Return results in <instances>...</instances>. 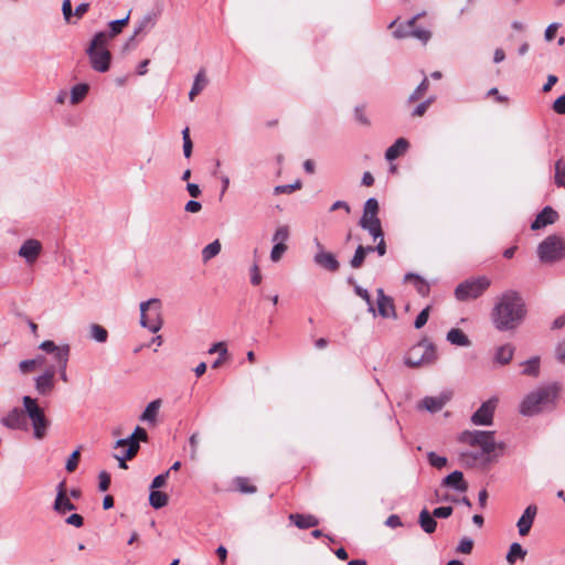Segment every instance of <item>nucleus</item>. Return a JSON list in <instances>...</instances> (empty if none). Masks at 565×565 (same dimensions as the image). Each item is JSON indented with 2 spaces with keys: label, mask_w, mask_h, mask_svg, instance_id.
<instances>
[{
  "label": "nucleus",
  "mask_w": 565,
  "mask_h": 565,
  "mask_svg": "<svg viewBox=\"0 0 565 565\" xmlns=\"http://www.w3.org/2000/svg\"><path fill=\"white\" fill-rule=\"evenodd\" d=\"M526 316L523 298L515 290H507L497 297L491 311V321L499 331L516 329Z\"/></svg>",
  "instance_id": "f257e3e1"
},
{
  "label": "nucleus",
  "mask_w": 565,
  "mask_h": 565,
  "mask_svg": "<svg viewBox=\"0 0 565 565\" xmlns=\"http://www.w3.org/2000/svg\"><path fill=\"white\" fill-rule=\"evenodd\" d=\"M558 387L555 384L539 386L524 396L519 412L523 416H535L555 407Z\"/></svg>",
  "instance_id": "f03ea898"
},
{
  "label": "nucleus",
  "mask_w": 565,
  "mask_h": 565,
  "mask_svg": "<svg viewBox=\"0 0 565 565\" xmlns=\"http://www.w3.org/2000/svg\"><path fill=\"white\" fill-rule=\"evenodd\" d=\"M22 405L24 407L25 418L28 417L31 422L33 437L38 440L44 439L51 426V422L46 417L44 409L39 405L36 398L28 395L23 396Z\"/></svg>",
  "instance_id": "7ed1b4c3"
},
{
  "label": "nucleus",
  "mask_w": 565,
  "mask_h": 565,
  "mask_svg": "<svg viewBox=\"0 0 565 565\" xmlns=\"http://www.w3.org/2000/svg\"><path fill=\"white\" fill-rule=\"evenodd\" d=\"M459 441L471 447H479L482 455L487 456V460H490L497 449L502 451L504 447L502 443L494 440V431L465 430L460 434Z\"/></svg>",
  "instance_id": "20e7f679"
},
{
  "label": "nucleus",
  "mask_w": 565,
  "mask_h": 565,
  "mask_svg": "<svg viewBox=\"0 0 565 565\" xmlns=\"http://www.w3.org/2000/svg\"><path fill=\"white\" fill-rule=\"evenodd\" d=\"M437 360L435 345L426 340L415 344L405 356V364L419 367L433 364Z\"/></svg>",
  "instance_id": "39448f33"
},
{
  "label": "nucleus",
  "mask_w": 565,
  "mask_h": 565,
  "mask_svg": "<svg viewBox=\"0 0 565 565\" xmlns=\"http://www.w3.org/2000/svg\"><path fill=\"white\" fill-rule=\"evenodd\" d=\"M491 285L486 276L467 279L460 282L455 289V297L459 301H468L479 298Z\"/></svg>",
  "instance_id": "423d86ee"
},
{
  "label": "nucleus",
  "mask_w": 565,
  "mask_h": 565,
  "mask_svg": "<svg viewBox=\"0 0 565 565\" xmlns=\"http://www.w3.org/2000/svg\"><path fill=\"white\" fill-rule=\"evenodd\" d=\"M537 256L543 263H554L565 257V241L557 235L547 236L537 246Z\"/></svg>",
  "instance_id": "0eeeda50"
},
{
  "label": "nucleus",
  "mask_w": 565,
  "mask_h": 565,
  "mask_svg": "<svg viewBox=\"0 0 565 565\" xmlns=\"http://www.w3.org/2000/svg\"><path fill=\"white\" fill-rule=\"evenodd\" d=\"M160 309L161 302L156 298L140 303V324L152 333L162 327Z\"/></svg>",
  "instance_id": "6e6552de"
},
{
  "label": "nucleus",
  "mask_w": 565,
  "mask_h": 565,
  "mask_svg": "<svg viewBox=\"0 0 565 565\" xmlns=\"http://www.w3.org/2000/svg\"><path fill=\"white\" fill-rule=\"evenodd\" d=\"M86 54L89 58V64L92 68L99 73H105L110 67L111 62V53L108 49H96V47H87Z\"/></svg>",
  "instance_id": "1a4fd4ad"
},
{
  "label": "nucleus",
  "mask_w": 565,
  "mask_h": 565,
  "mask_svg": "<svg viewBox=\"0 0 565 565\" xmlns=\"http://www.w3.org/2000/svg\"><path fill=\"white\" fill-rule=\"evenodd\" d=\"M498 404V398L492 397L481 404V406L471 416L473 425L489 426L493 422L494 411Z\"/></svg>",
  "instance_id": "9d476101"
},
{
  "label": "nucleus",
  "mask_w": 565,
  "mask_h": 565,
  "mask_svg": "<svg viewBox=\"0 0 565 565\" xmlns=\"http://www.w3.org/2000/svg\"><path fill=\"white\" fill-rule=\"evenodd\" d=\"M315 243L318 248V252L313 256L315 264L328 271H338L340 268V263L337 259V257L332 253L326 252L323 246L317 238L315 239Z\"/></svg>",
  "instance_id": "9b49d317"
},
{
  "label": "nucleus",
  "mask_w": 565,
  "mask_h": 565,
  "mask_svg": "<svg viewBox=\"0 0 565 565\" xmlns=\"http://www.w3.org/2000/svg\"><path fill=\"white\" fill-rule=\"evenodd\" d=\"M34 387L39 395L49 396L55 388V371L46 369L41 375L34 379Z\"/></svg>",
  "instance_id": "f8f14e48"
},
{
  "label": "nucleus",
  "mask_w": 565,
  "mask_h": 565,
  "mask_svg": "<svg viewBox=\"0 0 565 565\" xmlns=\"http://www.w3.org/2000/svg\"><path fill=\"white\" fill-rule=\"evenodd\" d=\"M1 425L9 429H26V418L24 407H13L6 416L1 418Z\"/></svg>",
  "instance_id": "ddd939ff"
},
{
  "label": "nucleus",
  "mask_w": 565,
  "mask_h": 565,
  "mask_svg": "<svg viewBox=\"0 0 565 565\" xmlns=\"http://www.w3.org/2000/svg\"><path fill=\"white\" fill-rule=\"evenodd\" d=\"M42 252V244L35 238L26 239L20 247L18 255L28 264L32 265L36 262Z\"/></svg>",
  "instance_id": "4468645a"
},
{
  "label": "nucleus",
  "mask_w": 565,
  "mask_h": 565,
  "mask_svg": "<svg viewBox=\"0 0 565 565\" xmlns=\"http://www.w3.org/2000/svg\"><path fill=\"white\" fill-rule=\"evenodd\" d=\"M379 202L375 198H370L365 201L363 206V214L359 221V226H365L370 224L381 223L379 217Z\"/></svg>",
  "instance_id": "2eb2a0df"
},
{
  "label": "nucleus",
  "mask_w": 565,
  "mask_h": 565,
  "mask_svg": "<svg viewBox=\"0 0 565 565\" xmlns=\"http://www.w3.org/2000/svg\"><path fill=\"white\" fill-rule=\"evenodd\" d=\"M377 311L382 318H396L393 299L384 294L382 288L376 290Z\"/></svg>",
  "instance_id": "dca6fc26"
},
{
  "label": "nucleus",
  "mask_w": 565,
  "mask_h": 565,
  "mask_svg": "<svg viewBox=\"0 0 565 565\" xmlns=\"http://www.w3.org/2000/svg\"><path fill=\"white\" fill-rule=\"evenodd\" d=\"M536 512H537V508H536V505H533V504L529 505L524 510L523 514L521 515V518L519 519V521L516 523L520 535L525 536L526 534H529V532L533 525Z\"/></svg>",
  "instance_id": "f3484780"
},
{
  "label": "nucleus",
  "mask_w": 565,
  "mask_h": 565,
  "mask_svg": "<svg viewBox=\"0 0 565 565\" xmlns=\"http://www.w3.org/2000/svg\"><path fill=\"white\" fill-rule=\"evenodd\" d=\"M557 213L551 206H545L535 217L533 223L531 224L532 230H540L550 224L555 223L557 220Z\"/></svg>",
  "instance_id": "a211bd4d"
},
{
  "label": "nucleus",
  "mask_w": 565,
  "mask_h": 565,
  "mask_svg": "<svg viewBox=\"0 0 565 565\" xmlns=\"http://www.w3.org/2000/svg\"><path fill=\"white\" fill-rule=\"evenodd\" d=\"M409 148V142L407 139L401 137L395 140V142L388 147L385 151V159L387 161H393L397 159L399 156H403Z\"/></svg>",
  "instance_id": "6ab92c4d"
},
{
  "label": "nucleus",
  "mask_w": 565,
  "mask_h": 565,
  "mask_svg": "<svg viewBox=\"0 0 565 565\" xmlns=\"http://www.w3.org/2000/svg\"><path fill=\"white\" fill-rule=\"evenodd\" d=\"M443 487L454 488L457 491L465 492L468 489V483L463 479V473L461 471H454L448 475L441 483Z\"/></svg>",
  "instance_id": "aec40b11"
},
{
  "label": "nucleus",
  "mask_w": 565,
  "mask_h": 565,
  "mask_svg": "<svg viewBox=\"0 0 565 565\" xmlns=\"http://www.w3.org/2000/svg\"><path fill=\"white\" fill-rule=\"evenodd\" d=\"M447 397L444 396H427L422 399L418 407L430 413L439 412L446 404Z\"/></svg>",
  "instance_id": "412c9836"
},
{
  "label": "nucleus",
  "mask_w": 565,
  "mask_h": 565,
  "mask_svg": "<svg viewBox=\"0 0 565 565\" xmlns=\"http://www.w3.org/2000/svg\"><path fill=\"white\" fill-rule=\"evenodd\" d=\"M418 523H419V526L422 527V530L427 534H431L436 531L437 521L434 518V515L426 508H424L419 512Z\"/></svg>",
  "instance_id": "4be33fe9"
},
{
  "label": "nucleus",
  "mask_w": 565,
  "mask_h": 565,
  "mask_svg": "<svg viewBox=\"0 0 565 565\" xmlns=\"http://www.w3.org/2000/svg\"><path fill=\"white\" fill-rule=\"evenodd\" d=\"M289 520L299 529L315 527L319 524L318 519L311 514L294 513L289 515Z\"/></svg>",
  "instance_id": "5701e85b"
},
{
  "label": "nucleus",
  "mask_w": 565,
  "mask_h": 565,
  "mask_svg": "<svg viewBox=\"0 0 565 565\" xmlns=\"http://www.w3.org/2000/svg\"><path fill=\"white\" fill-rule=\"evenodd\" d=\"M447 341L457 347H469L471 341L461 329L452 328L448 331Z\"/></svg>",
  "instance_id": "b1692460"
},
{
  "label": "nucleus",
  "mask_w": 565,
  "mask_h": 565,
  "mask_svg": "<svg viewBox=\"0 0 565 565\" xmlns=\"http://www.w3.org/2000/svg\"><path fill=\"white\" fill-rule=\"evenodd\" d=\"M514 354V347L511 344H503L497 348L494 353V361L501 365L508 364Z\"/></svg>",
  "instance_id": "393cba45"
},
{
  "label": "nucleus",
  "mask_w": 565,
  "mask_h": 565,
  "mask_svg": "<svg viewBox=\"0 0 565 565\" xmlns=\"http://www.w3.org/2000/svg\"><path fill=\"white\" fill-rule=\"evenodd\" d=\"M207 85V79L205 76V71L200 70L193 81V85L191 87V90L189 92V98L190 100H193Z\"/></svg>",
  "instance_id": "a878e982"
},
{
  "label": "nucleus",
  "mask_w": 565,
  "mask_h": 565,
  "mask_svg": "<svg viewBox=\"0 0 565 565\" xmlns=\"http://www.w3.org/2000/svg\"><path fill=\"white\" fill-rule=\"evenodd\" d=\"M160 406H161L160 399H154V401L150 402L147 405V407L145 408L143 413L141 414L140 420L147 422L150 424H154L158 412L160 409Z\"/></svg>",
  "instance_id": "bb28decb"
},
{
  "label": "nucleus",
  "mask_w": 565,
  "mask_h": 565,
  "mask_svg": "<svg viewBox=\"0 0 565 565\" xmlns=\"http://www.w3.org/2000/svg\"><path fill=\"white\" fill-rule=\"evenodd\" d=\"M423 14L424 13L416 14L412 19L406 21L405 23L398 24L395 28V30L393 31L394 38H396V39L408 38L411 35V29L414 26V24L416 23L417 19L419 17H422Z\"/></svg>",
  "instance_id": "cd10ccee"
},
{
  "label": "nucleus",
  "mask_w": 565,
  "mask_h": 565,
  "mask_svg": "<svg viewBox=\"0 0 565 565\" xmlns=\"http://www.w3.org/2000/svg\"><path fill=\"white\" fill-rule=\"evenodd\" d=\"M53 509L58 514H65L67 511L75 510V505L72 503L67 494L56 495Z\"/></svg>",
  "instance_id": "c85d7f7f"
},
{
  "label": "nucleus",
  "mask_w": 565,
  "mask_h": 565,
  "mask_svg": "<svg viewBox=\"0 0 565 565\" xmlns=\"http://www.w3.org/2000/svg\"><path fill=\"white\" fill-rule=\"evenodd\" d=\"M116 447H127L124 454H126V457H128V459H131L137 455L139 450V441L136 439H130L128 437L117 440Z\"/></svg>",
  "instance_id": "c756f323"
},
{
  "label": "nucleus",
  "mask_w": 565,
  "mask_h": 565,
  "mask_svg": "<svg viewBox=\"0 0 565 565\" xmlns=\"http://www.w3.org/2000/svg\"><path fill=\"white\" fill-rule=\"evenodd\" d=\"M404 279L405 281H413L419 295L425 297L429 294V285L420 276L408 273Z\"/></svg>",
  "instance_id": "7c9ffc66"
},
{
  "label": "nucleus",
  "mask_w": 565,
  "mask_h": 565,
  "mask_svg": "<svg viewBox=\"0 0 565 565\" xmlns=\"http://www.w3.org/2000/svg\"><path fill=\"white\" fill-rule=\"evenodd\" d=\"M131 10L128 12V14L118 20H113L108 23L109 31H106L110 38H116L118 34L122 32V29L128 24L129 18H130Z\"/></svg>",
  "instance_id": "2f4dec72"
},
{
  "label": "nucleus",
  "mask_w": 565,
  "mask_h": 565,
  "mask_svg": "<svg viewBox=\"0 0 565 565\" xmlns=\"http://www.w3.org/2000/svg\"><path fill=\"white\" fill-rule=\"evenodd\" d=\"M209 353L210 354H213V353H218V359H216L213 363H212V367L213 369H217L222 363L223 361L225 360L226 355H227V348L225 345L224 342H217V343H214L210 349H209Z\"/></svg>",
  "instance_id": "473e14b6"
},
{
  "label": "nucleus",
  "mask_w": 565,
  "mask_h": 565,
  "mask_svg": "<svg viewBox=\"0 0 565 565\" xmlns=\"http://www.w3.org/2000/svg\"><path fill=\"white\" fill-rule=\"evenodd\" d=\"M89 86L87 84L81 83L76 84L71 89V104L76 105L81 103L85 96L87 95Z\"/></svg>",
  "instance_id": "72a5a7b5"
},
{
  "label": "nucleus",
  "mask_w": 565,
  "mask_h": 565,
  "mask_svg": "<svg viewBox=\"0 0 565 565\" xmlns=\"http://www.w3.org/2000/svg\"><path fill=\"white\" fill-rule=\"evenodd\" d=\"M221 248H222V246H221V243H220L218 239H215L212 243L207 244L202 249V260H203V263H207L212 258L217 256L220 254V252H221Z\"/></svg>",
  "instance_id": "f704fd0d"
},
{
  "label": "nucleus",
  "mask_w": 565,
  "mask_h": 565,
  "mask_svg": "<svg viewBox=\"0 0 565 565\" xmlns=\"http://www.w3.org/2000/svg\"><path fill=\"white\" fill-rule=\"evenodd\" d=\"M113 40L106 31L97 32L89 42L88 47L107 49L109 42Z\"/></svg>",
  "instance_id": "c9c22d12"
},
{
  "label": "nucleus",
  "mask_w": 565,
  "mask_h": 565,
  "mask_svg": "<svg viewBox=\"0 0 565 565\" xmlns=\"http://www.w3.org/2000/svg\"><path fill=\"white\" fill-rule=\"evenodd\" d=\"M149 503L154 509H161L168 504V495L159 490H151Z\"/></svg>",
  "instance_id": "e433bc0d"
},
{
  "label": "nucleus",
  "mask_w": 565,
  "mask_h": 565,
  "mask_svg": "<svg viewBox=\"0 0 565 565\" xmlns=\"http://www.w3.org/2000/svg\"><path fill=\"white\" fill-rule=\"evenodd\" d=\"M89 335L99 343H105L108 339V331L100 324L93 323L89 327Z\"/></svg>",
  "instance_id": "4c0bfd02"
},
{
  "label": "nucleus",
  "mask_w": 565,
  "mask_h": 565,
  "mask_svg": "<svg viewBox=\"0 0 565 565\" xmlns=\"http://www.w3.org/2000/svg\"><path fill=\"white\" fill-rule=\"evenodd\" d=\"M526 555V551L519 543H512L507 554V561L510 564L515 563L516 558L523 559Z\"/></svg>",
  "instance_id": "58836bf2"
},
{
  "label": "nucleus",
  "mask_w": 565,
  "mask_h": 565,
  "mask_svg": "<svg viewBox=\"0 0 565 565\" xmlns=\"http://www.w3.org/2000/svg\"><path fill=\"white\" fill-rule=\"evenodd\" d=\"M539 372H540V359L537 356H534L523 363L522 373L524 375L537 376Z\"/></svg>",
  "instance_id": "ea45409f"
},
{
  "label": "nucleus",
  "mask_w": 565,
  "mask_h": 565,
  "mask_svg": "<svg viewBox=\"0 0 565 565\" xmlns=\"http://www.w3.org/2000/svg\"><path fill=\"white\" fill-rule=\"evenodd\" d=\"M70 351H71V348L68 344H63L61 347H57V349L52 353L57 365L68 363Z\"/></svg>",
  "instance_id": "a19ab883"
},
{
  "label": "nucleus",
  "mask_w": 565,
  "mask_h": 565,
  "mask_svg": "<svg viewBox=\"0 0 565 565\" xmlns=\"http://www.w3.org/2000/svg\"><path fill=\"white\" fill-rule=\"evenodd\" d=\"M555 184L565 189V160L563 158L555 162Z\"/></svg>",
  "instance_id": "79ce46f5"
},
{
  "label": "nucleus",
  "mask_w": 565,
  "mask_h": 565,
  "mask_svg": "<svg viewBox=\"0 0 565 565\" xmlns=\"http://www.w3.org/2000/svg\"><path fill=\"white\" fill-rule=\"evenodd\" d=\"M363 245H359L354 252L353 257L350 260V266L354 269H359L363 266L366 255L363 253Z\"/></svg>",
  "instance_id": "37998d69"
},
{
  "label": "nucleus",
  "mask_w": 565,
  "mask_h": 565,
  "mask_svg": "<svg viewBox=\"0 0 565 565\" xmlns=\"http://www.w3.org/2000/svg\"><path fill=\"white\" fill-rule=\"evenodd\" d=\"M364 231H366L373 238L374 242H377L381 237H384V231L382 228V223L376 224H367L365 226H361Z\"/></svg>",
  "instance_id": "c03bdc74"
},
{
  "label": "nucleus",
  "mask_w": 565,
  "mask_h": 565,
  "mask_svg": "<svg viewBox=\"0 0 565 565\" xmlns=\"http://www.w3.org/2000/svg\"><path fill=\"white\" fill-rule=\"evenodd\" d=\"M289 238V227L287 225L278 226L273 235V242L275 244H285Z\"/></svg>",
  "instance_id": "a18cd8bd"
},
{
  "label": "nucleus",
  "mask_w": 565,
  "mask_h": 565,
  "mask_svg": "<svg viewBox=\"0 0 565 565\" xmlns=\"http://www.w3.org/2000/svg\"><path fill=\"white\" fill-rule=\"evenodd\" d=\"M429 82L427 77H424L422 83L416 87V89L409 95L408 103H414L419 99L428 89Z\"/></svg>",
  "instance_id": "49530a36"
},
{
  "label": "nucleus",
  "mask_w": 565,
  "mask_h": 565,
  "mask_svg": "<svg viewBox=\"0 0 565 565\" xmlns=\"http://www.w3.org/2000/svg\"><path fill=\"white\" fill-rule=\"evenodd\" d=\"M302 186V183L300 180H296L294 183L291 184H286V185H276L274 188V194L278 195V194H284V193H292L297 190H300Z\"/></svg>",
  "instance_id": "de8ad7c7"
},
{
  "label": "nucleus",
  "mask_w": 565,
  "mask_h": 565,
  "mask_svg": "<svg viewBox=\"0 0 565 565\" xmlns=\"http://www.w3.org/2000/svg\"><path fill=\"white\" fill-rule=\"evenodd\" d=\"M411 38H415L419 40L422 43L426 44L431 38V33L428 30L417 28L415 24L411 29Z\"/></svg>",
  "instance_id": "09e8293b"
},
{
  "label": "nucleus",
  "mask_w": 565,
  "mask_h": 565,
  "mask_svg": "<svg viewBox=\"0 0 565 565\" xmlns=\"http://www.w3.org/2000/svg\"><path fill=\"white\" fill-rule=\"evenodd\" d=\"M152 25H153L152 18L150 15L143 17L136 25L134 34L129 41H132L136 35L140 34L141 32L146 31L147 29L151 28Z\"/></svg>",
  "instance_id": "8fccbe9b"
},
{
  "label": "nucleus",
  "mask_w": 565,
  "mask_h": 565,
  "mask_svg": "<svg viewBox=\"0 0 565 565\" xmlns=\"http://www.w3.org/2000/svg\"><path fill=\"white\" fill-rule=\"evenodd\" d=\"M182 139H183V154L185 158H190L192 154L193 143L190 138V130L185 127L182 130Z\"/></svg>",
  "instance_id": "3c124183"
},
{
  "label": "nucleus",
  "mask_w": 565,
  "mask_h": 565,
  "mask_svg": "<svg viewBox=\"0 0 565 565\" xmlns=\"http://www.w3.org/2000/svg\"><path fill=\"white\" fill-rule=\"evenodd\" d=\"M354 291L359 297H361L363 300H365V302L369 306L367 310L370 312H372L373 315H375V308L373 306V302H372L369 291L365 288H362L361 286H355Z\"/></svg>",
  "instance_id": "603ef678"
},
{
  "label": "nucleus",
  "mask_w": 565,
  "mask_h": 565,
  "mask_svg": "<svg viewBox=\"0 0 565 565\" xmlns=\"http://www.w3.org/2000/svg\"><path fill=\"white\" fill-rule=\"evenodd\" d=\"M287 248L288 247L286 244H274L270 250L271 262L278 263L281 259L282 255L286 253Z\"/></svg>",
  "instance_id": "864d4df0"
},
{
  "label": "nucleus",
  "mask_w": 565,
  "mask_h": 565,
  "mask_svg": "<svg viewBox=\"0 0 565 565\" xmlns=\"http://www.w3.org/2000/svg\"><path fill=\"white\" fill-rule=\"evenodd\" d=\"M429 463L438 469L444 468L447 465V458L439 456L433 451L428 452L427 455Z\"/></svg>",
  "instance_id": "5fc2aeb1"
},
{
  "label": "nucleus",
  "mask_w": 565,
  "mask_h": 565,
  "mask_svg": "<svg viewBox=\"0 0 565 565\" xmlns=\"http://www.w3.org/2000/svg\"><path fill=\"white\" fill-rule=\"evenodd\" d=\"M473 548V541L470 537H462L456 548L458 553L470 554Z\"/></svg>",
  "instance_id": "6e6d98bb"
},
{
  "label": "nucleus",
  "mask_w": 565,
  "mask_h": 565,
  "mask_svg": "<svg viewBox=\"0 0 565 565\" xmlns=\"http://www.w3.org/2000/svg\"><path fill=\"white\" fill-rule=\"evenodd\" d=\"M429 311H430V306H427L418 313V316L416 317L415 322H414V327L416 329H420L427 323V320L429 318Z\"/></svg>",
  "instance_id": "4d7b16f0"
},
{
  "label": "nucleus",
  "mask_w": 565,
  "mask_h": 565,
  "mask_svg": "<svg viewBox=\"0 0 565 565\" xmlns=\"http://www.w3.org/2000/svg\"><path fill=\"white\" fill-rule=\"evenodd\" d=\"M79 456H81L79 449H76L71 454V456L68 457L66 465H65V469L68 472H73L77 468Z\"/></svg>",
  "instance_id": "13d9d810"
},
{
  "label": "nucleus",
  "mask_w": 565,
  "mask_h": 565,
  "mask_svg": "<svg viewBox=\"0 0 565 565\" xmlns=\"http://www.w3.org/2000/svg\"><path fill=\"white\" fill-rule=\"evenodd\" d=\"M434 99H435L434 97H429L426 100L418 104L415 107V109L413 110L412 116H414V117L423 116L426 113L427 108L430 106V104L434 102Z\"/></svg>",
  "instance_id": "bf43d9fd"
},
{
  "label": "nucleus",
  "mask_w": 565,
  "mask_h": 565,
  "mask_svg": "<svg viewBox=\"0 0 565 565\" xmlns=\"http://www.w3.org/2000/svg\"><path fill=\"white\" fill-rule=\"evenodd\" d=\"M19 370L23 374H28L36 370V361L30 360H23L19 363Z\"/></svg>",
  "instance_id": "052dcab7"
},
{
  "label": "nucleus",
  "mask_w": 565,
  "mask_h": 565,
  "mask_svg": "<svg viewBox=\"0 0 565 565\" xmlns=\"http://www.w3.org/2000/svg\"><path fill=\"white\" fill-rule=\"evenodd\" d=\"M169 473H170V470H168L164 473H161V475H158L157 477H154V479L152 480V482L150 484V488L152 490H157L159 488H162L166 484V482H167Z\"/></svg>",
  "instance_id": "680f3d73"
},
{
  "label": "nucleus",
  "mask_w": 565,
  "mask_h": 565,
  "mask_svg": "<svg viewBox=\"0 0 565 565\" xmlns=\"http://www.w3.org/2000/svg\"><path fill=\"white\" fill-rule=\"evenodd\" d=\"M452 508L451 507H439L433 510L431 514L434 518L438 519H446L449 518L452 514Z\"/></svg>",
  "instance_id": "e2e57ef3"
},
{
  "label": "nucleus",
  "mask_w": 565,
  "mask_h": 565,
  "mask_svg": "<svg viewBox=\"0 0 565 565\" xmlns=\"http://www.w3.org/2000/svg\"><path fill=\"white\" fill-rule=\"evenodd\" d=\"M189 444H190V447H191L190 457H191L192 460H195L196 459V455H198V446H199V435H198V433H194V434H192L190 436Z\"/></svg>",
  "instance_id": "0e129e2a"
},
{
  "label": "nucleus",
  "mask_w": 565,
  "mask_h": 565,
  "mask_svg": "<svg viewBox=\"0 0 565 565\" xmlns=\"http://www.w3.org/2000/svg\"><path fill=\"white\" fill-rule=\"evenodd\" d=\"M250 284L254 286H258L262 282V275L259 271L258 265L255 263L250 267Z\"/></svg>",
  "instance_id": "69168bd1"
},
{
  "label": "nucleus",
  "mask_w": 565,
  "mask_h": 565,
  "mask_svg": "<svg viewBox=\"0 0 565 565\" xmlns=\"http://www.w3.org/2000/svg\"><path fill=\"white\" fill-rule=\"evenodd\" d=\"M99 479V490L100 491H107L110 484V476L106 471L99 472L98 476Z\"/></svg>",
  "instance_id": "338daca9"
},
{
  "label": "nucleus",
  "mask_w": 565,
  "mask_h": 565,
  "mask_svg": "<svg viewBox=\"0 0 565 565\" xmlns=\"http://www.w3.org/2000/svg\"><path fill=\"white\" fill-rule=\"evenodd\" d=\"M553 109L559 115H565V94L559 96L553 104Z\"/></svg>",
  "instance_id": "774afa93"
}]
</instances>
